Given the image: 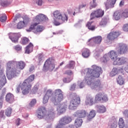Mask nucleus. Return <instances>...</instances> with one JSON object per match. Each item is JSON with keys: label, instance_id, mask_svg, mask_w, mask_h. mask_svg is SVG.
I'll return each instance as SVG.
<instances>
[{"label": "nucleus", "instance_id": "obj_1", "mask_svg": "<svg viewBox=\"0 0 128 128\" xmlns=\"http://www.w3.org/2000/svg\"><path fill=\"white\" fill-rule=\"evenodd\" d=\"M92 68H88L86 69V76L84 80L80 84V88H82L86 86V84L88 86H92L94 82V78H100V76L102 74V68L96 64L92 65Z\"/></svg>", "mask_w": 128, "mask_h": 128}, {"label": "nucleus", "instance_id": "obj_2", "mask_svg": "<svg viewBox=\"0 0 128 128\" xmlns=\"http://www.w3.org/2000/svg\"><path fill=\"white\" fill-rule=\"evenodd\" d=\"M6 76L8 80H12V78H16L20 74V70L18 69L16 67H13L14 62L10 61L6 64Z\"/></svg>", "mask_w": 128, "mask_h": 128}, {"label": "nucleus", "instance_id": "obj_3", "mask_svg": "<svg viewBox=\"0 0 128 128\" xmlns=\"http://www.w3.org/2000/svg\"><path fill=\"white\" fill-rule=\"evenodd\" d=\"M34 80V75H30L25 80L22 84V94L24 95L30 94V92L32 90V82Z\"/></svg>", "mask_w": 128, "mask_h": 128}, {"label": "nucleus", "instance_id": "obj_4", "mask_svg": "<svg viewBox=\"0 0 128 128\" xmlns=\"http://www.w3.org/2000/svg\"><path fill=\"white\" fill-rule=\"evenodd\" d=\"M53 14L54 16L56 18L54 22V24L55 26H60V24H62L64 22H68V16L66 14L62 16V13L58 10L54 12Z\"/></svg>", "mask_w": 128, "mask_h": 128}, {"label": "nucleus", "instance_id": "obj_5", "mask_svg": "<svg viewBox=\"0 0 128 128\" xmlns=\"http://www.w3.org/2000/svg\"><path fill=\"white\" fill-rule=\"evenodd\" d=\"M48 20V18L44 14H40L36 16L34 20V23H32L28 29L27 30V32H32L33 30L36 28V27L38 24H40L42 22H44Z\"/></svg>", "mask_w": 128, "mask_h": 128}, {"label": "nucleus", "instance_id": "obj_6", "mask_svg": "<svg viewBox=\"0 0 128 128\" xmlns=\"http://www.w3.org/2000/svg\"><path fill=\"white\" fill-rule=\"evenodd\" d=\"M54 96L51 98V100L54 104H56L60 102H62L64 100V92L60 89H56L54 92Z\"/></svg>", "mask_w": 128, "mask_h": 128}, {"label": "nucleus", "instance_id": "obj_7", "mask_svg": "<svg viewBox=\"0 0 128 128\" xmlns=\"http://www.w3.org/2000/svg\"><path fill=\"white\" fill-rule=\"evenodd\" d=\"M110 58H111L112 60L114 62L118 58V53L114 50L110 51L108 54L104 56L101 58V62L104 64H106L110 60Z\"/></svg>", "mask_w": 128, "mask_h": 128}, {"label": "nucleus", "instance_id": "obj_8", "mask_svg": "<svg viewBox=\"0 0 128 128\" xmlns=\"http://www.w3.org/2000/svg\"><path fill=\"white\" fill-rule=\"evenodd\" d=\"M55 68L54 60L50 58L48 59L44 62L42 68L43 72H48V70H54Z\"/></svg>", "mask_w": 128, "mask_h": 128}, {"label": "nucleus", "instance_id": "obj_9", "mask_svg": "<svg viewBox=\"0 0 128 128\" xmlns=\"http://www.w3.org/2000/svg\"><path fill=\"white\" fill-rule=\"evenodd\" d=\"M72 117L65 116L60 118L59 121V124L57 125L56 128H62L64 126L72 122Z\"/></svg>", "mask_w": 128, "mask_h": 128}, {"label": "nucleus", "instance_id": "obj_10", "mask_svg": "<svg viewBox=\"0 0 128 128\" xmlns=\"http://www.w3.org/2000/svg\"><path fill=\"white\" fill-rule=\"evenodd\" d=\"M106 102L108 100V95L104 93L99 92L95 96L96 102Z\"/></svg>", "mask_w": 128, "mask_h": 128}, {"label": "nucleus", "instance_id": "obj_11", "mask_svg": "<svg viewBox=\"0 0 128 128\" xmlns=\"http://www.w3.org/2000/svg\"><path fill=\"white\" fill-rule=\"evenodd\" d=\"M80 102V98L78 96H75L74 99H72L70 102L69 105L70 110H74L76 106H78V104Z\"/></svg>", "mask_w": 128, "mask_h": 128}, {"label": "nucleus", "instance_id": "obj_12", "mask_svg": "<svg viewBox=\"0 0 128 128\" xmlns=\"http://www.w3.org/2000/svg\"><path fill=\"white\" fill-rule=\"evenodd\" d=\"M6 84V78L4 74V70L2 68V65H0V90L4 84Z\"/></svg>", "mask_w": 128, "mask_h": 128}, {"label": "nucleus", "instance_id": "obj_13", "mask_svg": "<svg viewBox=\"0 0 128 128\" xmlns=\"http://www.w3.org/2000/svg\"><path fill=\"white\" fill-rule=\"evenodd\" d=\"M104 14V11L102 10V9H98L97 10L93 12L90 14V20H94V18H102Z\"/></svg>", "mask_w": 128, "mask_h": 128}, {"label": "nucleus", "instance_id": "obj_14", "mask_svg": "<svg viewBox=\"0 0 128 128\" xmlns=\"http://www.w3.org/2000/svg\"><path fill=\"white\" fill-rule=\"evenodd\" d=\"M128 62V58L125 57L117 58L113 62L114 66H124Z\"/></svg>", "mask_w": 128, "mask_h": 128}, {"label": "nucleus", "instance_id": "obj_15", "mask_svg": "<svg viewBox=\"0 0 128 128\" xmlns=\"http://www.w3.org/2000/svg\"><path fill=\"white\" fill-rule=\"evenodd\" d=\"M124 70L122 68H114L110 74V76H118L120 74H124Z\"/></svg>", "mask_w": 128, "mask_h": 128}, {"label": "nucleus", "instance_id": "obj_16", "mask_svg": "<svg viewBox=\"0 0 128 128\" xmlns=\"http://www.w3.org/2000/svg\"><path fill=\"white\" fill-rule=\"evenodd\" d=\"M90 88L94 90H98L99 92L103 88V86L100 82V80H97L96 81H94L93 83L91 84Z\"/></svg>", "mask_w": 128, "mask_h": 128}, {"label": "nucleus", "instance_id": "obj_17", "mask_svg": "<svg viewBox=\"0 0 128 128\" xmlns=\"http://www.w3.org/2000/svg\"><path fill=\"white\" fill-rule=\"evenodd\" d=\"M37 118H38L39 120L44 118L46 114V107H39L37 110Z\"/></svg>", "mask_w": 128, "mask_h": 128}, {"label": "nucleus", "instance_id": "obj_18", "mask_svg": "<svg viewBox=\"0 0 128 128\" xmlns=\"http://www.w3.org/2000/svg\"><path fill=\"white\" fill-rule=\"evenodd\" d=\"M9 38L14 44H18V38H20V34L18 33H14L10 34L9 36Z\"/></svg>", "mask_w": 128, "mask_h": 128}, {"label": "nucleus", "instance_id": "obj_19", "mask_svg": "<svg viewBox=\"0 0 128 128\" xmlns=\"http://www.w3.org/2000/svg\"><path fill=\"white\" fill-rule=\"evenodd\" d=\"M128 48L126 44L120 43L119 44V51L118 54H124L128 52Z\"/></svg>", "mask_w": 128, "mask_h": 128}, {"label": "nucleus", "instance_id": "obj_20", "mask_svg": "<svg viewBox=\"0 0 128 128\" xmlns=\"http://www.w3.org/2000/svg\"><path fill=\"white\" fill-rule=\"evenodd\" d=\"M108 126L110 128H116V126H118V122L116 121V119L114 117L110 119L108 122Z\"/></svg>", "mask_w": 128, "mask_h": 128}, {"label": "nucleus", "instance_id": "obj_21", "mask_svg": "<svg viewBox=\"0 0 128 128\" xmlns=\"http://www.w3.org/2000/svg\"><path fill=\"white\" fill-rule=\"evenodd\" d=\"M120 34L118 32H110L107 38L108 40H114V38H116L118 36H119Z\"/></svg>", "mask_w": 128, "mask_h": 128}, {"label": "nucleus", "instance_id": "obj_22", "mask_svg": "<svg viewBox=\"0 0 128 128\" xmlns=\"http://www.w3.org/2000/svg\"><path fill=\"white\" fill-rule=\"evenodd\" d=\"M116 0H107L104 2L106 10H108L110 8H114V4H116Z\"/></svg>", "mask_w": 128, "mask_h": 128}, {"label": "nucleus", "instance_id": "obj_23", "mask_svg": "<svg viewBox=\"0 0 128 128\" xmlns=\"http://www.w3.org/2000/svg\"><path fill=\"white\" fill-rule=\"evenodd\" d=\"M102 38L101 36H97L93 38H90L88 40V42H94V44H98L102 42Z\"/></svg>", "mask_w": 128, "mask_h": 128}, {"label": "nucleus", "instance_id": "obj_24", "mask_svg": "<svg viewBox=\"0 0 128 128\" xmlns=\"http://www.w3.org/2000/svg\"><path fill=\"white\" fill-rule=\"evenodd\" d=\"M95 108L99 114H104L106 112V108L103 105H96Z\"/></svg>", "mask_w": 128, "mask_h": 128}, {"label": "nucleus", "instance_id": "obj_25", "mask_svg": "<svg viewBox=\"0 0 128 128\" xmlns=\"http://www.w3.org/2000/svg\"><path fill=\"white\" fill-rule=\"evenodd\" d=\"M6 100L8 104H12L14 102V96L12 93H8L6 96Z\"/></svg>", "mask_w": 128, "mask_h": 128}, {"label": "nucleus", "instance_id": "obj_26", "mask_svg": "<svg viewBox=\"0 0 128 128\" xmlns=\"http://www.w3.org/2000/svg\"><path fill=\"white\" fill-rule=\"evenodd\" d=\"M75 116H77L78 118L74 122V126L76 128H78L80 126V112H77L75 113Z\"/></svg>", "mask_w": 128, "mask_h": 128}, {"label": "nucleus", "instance_id": "obj_27", "mask_svg": "<svg viewBox=\"0 0 128 128\" xmlns=\"http://www.w3.org/2000/svg\"><path fill=\"white\" fill-rule=\"evenodd\" d=\"M26 67V63L24 61H18L16 62V68L19 70H24Z\"/></svg>", "mask_w": 128, "mask_h": 128}, {"label": "nucleus", "instance_id": "obj_28", "mask_svg": "<svg viewBox=\"0 0 128 128\" xmlns=\"http://www.w3.org/2000/svg\"><path fill=\"white\" fill-rule=\"evenodd\" d=\"M85 103L86 106H92L94 104V98L90 96H86Z\"/></svg>", "mask_w": 128, "mask_h": 128}, {"label": "nucleus", "instance_id": "obj_29", "mask_svg": "<svg viewBox=\"0 0 128 128\" xmlns=\"http://www.w3.org/2000/svg\"><path fill=\"white\" fill-rule=\"evenodd\" d=\"M67 106H68L65 103L62 104L58 106L57 110L60 112V114H64L66 112V108Z\"/></svg>", "mask_w": 128, "mask_h": 128}, {"label": "nucleus", "instance_id": "obj_30", "mask_svg": "<svg viewBox=\"0 0 128 128\" xmlns=\"http://www.w3.org/2000/svg\"><path fill=\"white\" fill-rule=\"evenodd\" d=\"M90 54V50L88 48H84L82 50V56L83 58H88Z\"/></svg>", "mask_w": 128, "mask_h": 128}, {"label": "nucleus", "instance_id": "obj_31", "mask_svg": "<svg viewBox=\"0 0 128 128\" xmlns=\"http://www.w3.org/2000/svg\"><path fill=\"white\" fill-rule=\"evenodd\" d=\"M34 48V44L30 43L29 44L26 48L25 54H30L32 52Z\"/></svg>", "mask_w": 128, "mask_h": 128}, {"label": "nucleus", "instance_id": "obj_32", "mask_svg": "<svg viewBox=\"0 0 128 128\" xmlns=\"http://www.w3.org/2000/svg\"><path fill=\"white\" fill-rule=\"evenodd\" d=\"M117 82L120 86H122V84H124V77L122 75H118V78H116Z\"/></svg>", "mask_w": 128, "mask_h": 128}, {"label": "nucleus", "instance_id": "obj_33", "mask_svg": "<svg viewBox=\"0 0 128 128\" xmlns=\"http://www.w3.org/2000/svg\"><path fill=\"white\" fill-rule=\"evenodd\" d=\"M126 126V123L122 118H121L119 119L118 122V127L119 128H124Z\"/></svg>", "mask_w": 128, "mask_h": 128}, {"label": "nucleus", "instance_id": "obj_34", "mask_svg": "<svg viewBox=\"0 0 128 128\" xmlns=\"http://www.w3.org/2000/svg\"><path fill=\"white\" fill-rule=\"evenodd\" d=\"M96 116V111L94 110H92L89 115L88 116V120H90L92 118H94Z\"/></svg>", "mask_w": 128, "mask_h": 128}, {"label": "nucleus", "instance_id": "obj_35", "mask_svg": "<svg viewBox=\"0 0 128 128\" xmlns=\"http://www.w3.org/2000/svg\"><path fill=\"white\" fill-rule=\"evenodd\" d=\"M113 18L116 20H118L120 18V11L114 12Z\"/></svg>", "mask_w": 128, "mask_h": 128}, {"label": "nucleus", "instance_id": "obj_36", "mask_svg": "<svg viewBox=\"0 0 128 128\" xmlns=\"http://www.w3.org/2000/svg\"><path fill=\"white\" fill-rule=\"evenodd\" d=\"M36 104V99H32L30 102L29 103L28 108H34V106Z\"/></svg>", "mask_w": 128, "mask_h": 128}, {"label": "nucleus", "instance_id": "obj_37", "mask_svg": "<svg viewBox=\"0 0 128 128\" xmlns=\"http://www.w3.org/2000/svg\"><path fill=\"white\" fill-rule=\"evenodd\" d=\"M35 30V32H42L44 30V27L42 26L38 25L37 26V27L34 28Z\"/></svg>", "mask_w": 128, "mask_h": 128}, {"label": "nucleus", "instance_id": "obj_38", "mask_svg": "<svg viewBox=\"0 0 128 128\" xmlns=\"http://www.w3.org/2000/svg\"><path fill=\"white\" fill-rule=\"evenodd\" d=\"M10 2H8V1L5 0H0V6H10Z\"/></svg>", "mask_w": 128, "mask_h": 128}, {"label": "nucleus", "instance_id": "obj_39", "mask_svg": "<svg viewBox=\"0 0 128 128\" xmlns=\"http://www.w3.org/2000/svg\"><path fill=\"white\" fill-rule=\"evenodd\" d=\"M12 112V108L10 107H8L6 110V112H5L6 116H10Z\"/></svg>", "mask_w": 128, "mask_h": 128}, {"label": "nucleus", "instance_id": "obj_40", "mask_svg": "<svg viewBox=\"0 0 128 128\" xmlns=\"http://www.w3.org/2000/svg\"><path fill=\"white\" fill-rule=\"evenodd\" d=\"M92 22H88L86 26L90 30H96V26H92Z\"/></svg>", "mask_w": 128, "mask_h": 128}, {"label": "nucleus", "instance_id": "obj_41", "mask_svg": "<svg viewBox=\"0 0 128 128\" xmlns=\"http://www.w3.org/2000/svg\"><path fill=\"white\" fill-rule=\"evenodd\" d=\"M106 24H108V18H104L102 19L100 23V25L101 26H104L106 25Z\"/></svg>", "mask_w": 128, "mask_h": 128}, {"label": "nucleus", "instance_id": "obj_42", "mask_svg": "<svg viewBox=\"0 0 128 128\" xmlns=\"http://www.w3.org/2000/svg\"><path fill=\"white\" fill-rule=\"evenodd\" d=\"M96 0H92V2H90V10L96 8Z\"/></svg>", "mask_w": 128, "mask_h": 128}, {"label": "nucleus", "instance_id": "obj_43", "mask_svg": "<svg viewBox=\"0 0 128 128\" xmlns=\"http://www.w3.org/2000/svg\"><path fill=\"white\" fill-rule=\"evenodd\" d=\"M21 42H22V44H28V42H30V40L27 38L24 37L22 38Z\"/></svg>", "mask_w": 128, "mask_h": 128}, {"label": "nucleus", "instance_id": "obj_44", "mask_svg": "<svg viewBox=\"0 0 128 128\" xmlns=\"http://www.w3.org/2000/svg\"><path fill=\"white\" fill-rule=\"evenodd\" d=\"M88 116V112L86 110H82L80 111V118H86Z\"/></svg>", "mask_w": 128, "mask_h": 128}, {"label": "nucleus", "instance_id": "obj_45", "mask_svg": "<svg viewBox=\"0 0 128 128\" xmlns=\"http://www.w3.org/2000/svg\"><path fill=\"white\" fill-rule=\"evenodd\" d=\"M22 22L24 26H26V24L30 22V18L26 16H24Z\"/></svg>", "mask_w": 128, "mask_h": 128}, {"label": "nucleus", "instance_id": "obj_46", "mask_svg": "<svg viewBox=\"0 0 128 128\" xmlns=\"http://www.w3.org/2000/svg\"><path fill=\"white\" fill-rule=\"evenodd\" d=\"M76 64L74 61H70L69 64L66 66L67 68H72Z\"/></svg>", "mask_w": 128, "mask_h": 128}, {"label": "nucleus", "instance_id": "obj_47", "mask_svg": "<svg viewBox=\"0 0 128 128\" xmlns=\"http://www.w3.org/2000/svg\"><path fill=\"white\" fill-rule=\"evenodd\" d=\"M38 86L35 85L32 90V94H36V92H38Z\"/></svg>", "mask_w": 128, "mask_h": 128}, {"label": "nucleus", "instance_id": "obj_48", "mask_svg": "<svg viewBox=\"0 0 128 128\" xmlns=\"http://www.w3.org/2000/svg\"><path fill=\"white\" fill-rule=\"evenodd\" d=\"M48 100H50V97L46 95H44L43 98V104H46V102H48Z\"/></svg>", "mask_w": 128, "mask_h": 128}, {"label": "nucleus", "instance_id": "obj_49", "mask_svg": "<svg viewBox=\"0 0 128 128\" xmlns=\"http://www.w3.org/2000/svg\"><path fill=\"white\" fill-rule=\"evenodd\" d=\"M6 14H4L0 18V22H4L6 20Z\"/></svg>", "mask_w": 128, "mask_h": 128}, {"label": "nucleus", "instance_id": "obj_50", "mask_svg": "<svg viewBox=\"0 0 128 128\" xmlns=\"http://www.w3.org/2000/svg\"><path fill=\"white\" fill-rule=\"evenodd\" d=\"M52 94V90L51 89H48L47 90L45 94V96H48L50 98Z\"/></svg>", "mask_w": 128, "mask_h": 128}, {"label": "nucleus", "instance_id": "obj_51", "mask_svg": "<svg viewBox=\"0 0 128 128\" xmlns=\"http://www.w3.org/2000/svg\"><path fill=\"white\" fill-rule=\"evenodd\" d=\"M72 79L70 78H63L62 80L65 84H68V82H72Z\"/></svg>", "mask_w": 128, "mask_h": 128}, {"label": "nucleus", "instance_id": "obj_52", "mask_svg": "<svg viewBox=\"0 0 128 128\" xmlns=\"http://www.w3.org/2000/svg\"><path fill=\"white\" fill-rule=\"evenodd\" d=\"M14 48L15 50L20 52V50H22V47L20 45H16L14 46Z\"/></svg>", "mask_w": 128, "mask_h": 128}, {"label": "nucleus", "instance_id": "obj_53", "mask_svg": "<svg viewBox=\"0 0 128 128\" xmlns=\"http://www.w3.org/2000/svg\"><path fill=\"white\" fill-rule=\"evenodd\" d=\"M24 25V24L22 22H20L17 24V28L19 29L22 28Z\"/></svg>", "mask_w": 128, "mask_h": 128}, {"label": "nucleus", "instance_id": "obj_54", "mask_svg": "<svg viewBox=\"0 0 128 128\" xmlns=\"http://www.w3.org/2000/svg\"><path fill=\"white\" fill-rule=\"evenodd\" d=\"M22 84L20 83V84L16 86V92L18 93L20 92V89L22 90Z\"/></svg>", "mask_w": 128, "mask_h": 128}, {"label": "nucleus", "instance_id": "obj_55", "mask_svg": "<svg viewBox=\"0 0 128 128\" xmlns=\"http://www.w3.org/2000/svg\"><path fill=\"white\" fill-rule=\"evenodd\" d=\"M126 120H128V110H126L122 112Z\"/></svg>", "mask_w": 128, "mask_h": 128}, {"label": "nucleus", "instance_id": "obj_56", "mask_svg": "<svg viewBox=\"0 0 128 128\" xmlns=\"http://www.w3.org/2000/svg\"><path fill=\"white\" fill-rule=\"evenodd\" d=\"M122 16L124 18H128V9L125 10L122 13Z\"/></svg>", "mask_w": 128, "mask_h": 128}, {"label": "nucleus", "instance_id": "obj_57", "mask_svg": "<svg viewBox=\"0 0 128 128\" xmlns=\"http://www.w3.org/2000/svg\"><path fill=\"white\" fill-rule=\"evenodd\" d=\"M55 114L56 113L50 110L49 112L48 116L50 118H54Z\"/></svg>", "mask_w": 128, "mask_h": 128}, {"label": "nucleus", "instance_id": "obj_58", "mask_svg": "<svg viewBox=\"0 0 128 128\" xmlns=\"http://www.w3.org/2000/svg\"><path fill=\"white\" fill-rule=\"evenodd\" d=\"M123 30H124V32H128V24L124 25Z\"/></svg>", "mask_w": 128, "mask_h": 128}, {"label": "nucleus", "instance_id": "obj_59", "mask_svg": "<svg viewBox=\"0 0 128 128\" xmlns=\"http://www.w3.org/2000/svg\"><path fill=\"white\" fill-rule=\"evenodd\" d=\"M20 118H18L16 120V126H20Z\"/></svg>", "mask_w": 128, "mask_h": 128}, {"label": "nucleus", "instance_id": "obj_60", "mask_svg": "<svg viewBox=\"0 0 128 128\" xmlns=\"http://www.w3.org/2000/svg\"><path fill=\"white\" fill-rule=\"evenodd\" d=\"M4 110H1L0 112V118H4Z\"/></svg>", "mask_w": 128, "mask_h": 128}, {"label": "nucleus", "instance_id": "obj_61", "mask_svg": "<svg viewBox=\"0 0 128 128\" xmlns=\"http://www.w3.org/2000/svg\"><path fill=\"white\" fill-rule=\"evenodd\" d=\"M66 74L69 76H72V70H67L66 72Z\"/></svg>", "mask_w": 128, "mask_h": 128}, {"label": "nucleus", "instance_id": "obj_62", "mask_svg": "<svg viewBox=\"0 0 128 128\" xmlns=\"http://www.w3.org/2000/svg\"><path fill=\"white\" fill-rule=\"evenodd\" d=\"M76 88V84H73L71 87H70V90L73 91V90H74Z\"/></svg>", "mask_w": 128, "mask_h": 128}, {"label": "nucleus", "instance_id": "obj_63", "mask_svg": "<svg viewBox=\"0 0 128 128\" xmlns=\"http://www.w3.org/2000/svg\"><path fill=\"white\" fill-rule=\"evenodd\" d=\"M34 66H31L29 69V72H34Z\"/></svg>", "mask_w": 128, "mask_h": 128}, {"label": "nucleus", "instance_id": "obj_64", "mask_svg": "<svg viewBox=\"0 0 128 128\" xmlns=\"http://www.w3.org/2000/svg\"><path fill=\"white\" fill-rule=\"evenodd\" d=\"M36 4L38 6H42V0H38V1L36 2Z\"/></svg>", "mask_w": 128, "mask_h": 128}]
</instances>
